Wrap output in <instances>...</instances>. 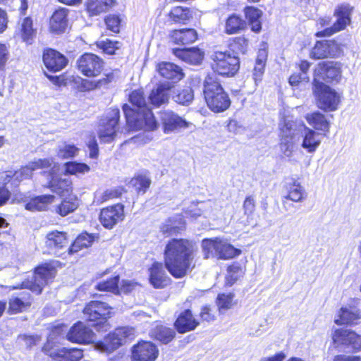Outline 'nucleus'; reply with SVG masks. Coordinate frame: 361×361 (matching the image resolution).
Listing matches in <instances>:
<instances>
[{
    "label": "nucleus",
    "mask_w": 361,
    "mask_h": 361,
    "mask_svg": "<svg viewBox=\"0 0 361 361\" xmlns=\"http://www.w3.org/2000/svg\"><path fill=\"white\" fill-rule=\"evenodd\" d=\"M245 14L251 30L259 32L262 29L260 20L262 15V11L252 6H247L245 8Z\"/></svg>",
    "instance_id": "obj_37"
},
{
    "label": "nucleus",
    "mask_w": 361,
    "mask_h": 361,
    "mask_svg": "<svg viewBox=\"0 0 361 361\" xmlns=\"http://www.w3.org/2000/svg\"><path fill=\"white\" fill-rule=\"evenodd\" d=\"M43 62L49 71L57 72L66 67L68 60L59 51L49 49L44 51Z\"/></svg>",
    "instance_id": "obj_21"
},
{
    "label": "nucleus",
    "mask_w": 361,
    "mask_h": 361,
    "mask_svg": "<svg viewBox=\"0 0 361 361\" xmlns=\"http://www.w3.org/2000/svg\"><path fill=\"white\" fill-rule=\"evenodd\" d=\"M264 66L261 64H255L252 71V78L256 85L262 80L264 72Z\"/></svg>",
    "instance_id": "obj_63"
},
{
    "label": "nucleus",
    "mask_w": 361,
    "mask_h": 361,
    "mask_svg": "<svg viewBox=\"0 0 361 361\" xmlns=\"http://www.w3.org/2000/svg\"><path fill=\"white\" fill-rule=\"evenodd\" d=\"M54 200L55 196L52 195H39L32 198L25 207L31 212L45 210Z\"/></svg>",
    "instance_id": "obj_34"
},
{
    "label": "nucleus",
    "mask_w": 361,
    "mask_h": 361,
    "mask_svg": "<svg viewBox=\"0 0 361 361\" xmlns=\"http://www.w3.org/2000/svg\"><path fill=\"white\" fill-rule=\"evenodd\" d=\"M111 310L112 308L105 302L91 301L84 308L83 313L86 319L90 321L104 320L103 326L108 329L109 324L106 322V319L111 317Z\"/></svg>",
    "instance_id": "obj_9"
},
{
    "label": "nucleus",
    "mask_w": 361,
    "mask_h": 361,
    "mask_svg": "<svg viewBox=\"0 0 361 361\" xmlns=\"http://www.w3.org/2000/svg\"><path fill=\"white\" fill-rule=\"evenodd\" d=\"M199 322L193 317L190 310L182 312L175 322V326L179 333L183 334L194 330Z\"/></svg>",
    "instance_id": "obj_29"
},
{
    "label": "nucleus",
    "mask_w": 361,
    "mask_h": 361,
    "mask_svg": "<svg viewBox=\"0 0 361 361\" xmlns=\"http://www.w3.org/2000/svg\"><path fill=\"white\" fill-rule=\"evenodd\" d=\"M123 344L122 339L116 336L114 331L106 336L103 341L97 343L95 348L102 353H110Z\"/></svg>",
    "instance_id": "obj_32"
},
{
    "label": "nucleus",
    "mask_w": 361,
    "mask_h": 361,
    "mask_svg": "<svg viewBox=\"0 0 361 361\" xmlns=\"http://www.w3.org/2000/svg\"><path fill=\"white\" fill-rule=\"evenodd\" d=\"M157 70L162 77L174 82L180 80L184 76L182 68L172 63H160L158 64Z\"/></svg>",
    "instance_id": "obj_25"
},
{
    "label": "nucleus",
    "mask_w": 361,
    "mask_h": 361,
    "mask_svg": "<svg viewBox=\"0 0 361 361\" xmlns=\"http://www.w3.org/2000/svg\"><path fill=\"white\" fill-rule=\"evenodd\" d=\"M83 357L82 350L78 348H63L55 355L57 361H79Z\"/></svg>",
    "instance_id": "obj_42"
},
{
    "label": "nucleus",
    "mask_w": 361,
    "mask_h": 361,
    "mask_svg": "<svg viewBox=\"0 0 361 361\" xmlns=\"http://www.w3.org/2000/svg\"><path fill=\"white\" fill-rule=\"evenodd\" d=\"M322 142L321 134L312 129L305 127L302 134V147L308 153L316 152Z\"/></svg>",
    "instance_id": "obj_24"
},
{
    "label": "nucleus",
    "mask_w": 361,
    "mask_h": 361,
    "mask_svg": "<svg viewBox=\"0 0 361 361\" xmlns=\"http://www.w3.org/2000/svg\"><path fill=\"white\" fill-rule=\"evenodd\" d=\"M116 336H119L125 344L128 341L134 338L135 336V329L129 326L119 327L115 329Z\"/></svg>",
    "instance_id": "obj_58"
},
{
    "label": "nucleus",
    "mask_w": 361,
    "mask_h": 361,
    "mask_svg": "<svg viewBox=\"0 0 361 361\" xmlns=\"http://www.w3.org/2000/svg\"><path fill=\"white\" fill-rule=\"evenodd\" d=\"M171 88V86L169 82L158 85L152 90L149 96L151 104L155 106H160L168 102Z\"/></svg>",
    "instance_id": "obj_26"
},
{
    "label": "nucleus",
    "mask_w": 361,
    "mask_h": 361,
    "mask_svg": "<svg viewBox=\"0 0 361 361\" xmlns=\"http://www.w3.org/2000/svg\"><path fill=\"white\" fill-rule=\"evenodd\" d=\"M245 270L243 267L237 262H234L227 268V274L226 276V283L227 286H231L244 274Z\"/></svg>",
    "instance_id": "obj_43"
},
{
    "label": "nucleus",
    "mask_w": 361,
    "mask_h": 361,
    "mask_svg": "<svg viewBox=\"0 0 361 361\" xmlns=\"http://www.w3.org/2000/svg\"><path fill=\"white\" fill-rule=\"evenodd\" d=\"M149 283L155 288H163L167 286L170 279L161 262H154L149 269Z\"/></svg>",
    "instance_id": "obj_22"
},
{
    "label": "nucleus",
    "mask_w": 361,
    "mask_h": 361,
    "mask_svg": "<svg viewBox=\"0 0 361 361\" xmlns=\"http://www.w3.org/2000/svg\"><path fill=\"white\" fill-rule=\"evenodd\" d=\"M174 335L173 329L161 325L157 326L152 331V336L164 343H169Z\"/></svg>",
    "instance_id": "obj_46"
},
{
    "label": "nucleus",
    "mask_w": 361,
    "mask_h": 361,
    "mask_svg": "<svg viewBox=\"0 0 361 361\" xmlns=\"http://www.w3.org/2000/svg\"><path fill=\"white\" fill-rule=\"evenodd\" d=\"M106 27L114 32H118L120 30L121 20L118 16L110 15L105 19Z\"/></svg>",
    "instance_id": "obj_60"
},
{
    "label": "nucleus",
    "mask_w": 361,
    "mask_h": 361,
    "mask_svg": "<svg viewBox=\"0 0 361 361\" xmlns=\"http://www.w3.org/2000/svg\"><path fill=\"white\" fill-rule=\"evenodd\" d=\"M79 71L87 77H96L102 71V60L93 54H85L78 60Z\"/></svg>",
    "instance_id": "obj_14"
},
{
    "label": "nucleus",
    "mask_w": 361,
    "mask_h": 361,
    "mask_svg": "<svg viewBox=\"0 0 361 361\" xmlns=\"http://www.w3.org/2000/svg\"><path fill=\"white\" fill-rule=\"evenodd\" d=\"M87 147L90 150V157L92 159L97 158L99 149L97 141L94 136L90 137V140L87 142Z\"/></svg>",
    "instance_id": "obj_64"
},
{
    "label": "nucleus",
    "mask_w": 361,
    "mask_h": 361,
    "mask_svg": "<svg viewBox=\"0 0 361 361\" xmlns=\"http://www.w3.org/2000/svg\"><path fill=\"white\" fill-rule=\"evenodd\" d=\"M45 244L50 251L56 255L59 250L68 245L66 233L58 231L48 233L46 235Z\"/></svg>",
    "instance_id": "obj_27"
},
{
    "label": "nucleus",
    "mask_w": 361,
    "mask_h": 361,
    "mask_svg": "<svg viewBox=\"0 0 361 361\" xmlns=\"http://www.w3.org/2000/svg\"><path fill=\"white\" fill-rule=\"evenodd\" d=\"M196 252L197 247L192 242L183 238L171 239L164 251L165 267L173 277L183 278L195 267Z\"/></svg>",
    "instance_id": "obj_1"
},
{
    "label": "nucleus",
    "mask_w": 361,
    "mask_h": 361,
    "mask_svg": "<svg viewBox=\"0 0 361 361\" xmlns=\"http://www.w3.org/2000/svg\"><path fill=\"white\" fill-rule=\"evenodd\" d=\"M234 294H219L216 299V304L220 312H224L229 310L234 305L233 303Z\"/></svg>",
    "instance_id": "obj_54"
},
{
    "label": "nucleus",
    "mask_w": 361,
    "mask_h": 361,
    "mask_svg": "<svg viewBox=\"0 0 361 361\" xmlns=\"http://www.w3.org/2000/svg\"><path fill=\"white\" fill-rule=\"evenodd\" d=\"M119 276H115L106 281H102L96 285V288L101 291H109L115 294L119 293Z\"/></svg>",
    "instance_id": "obj_51"
},
{
    "label": "nucleus",
    "mask_w": 361,
    "mask_h": 361,
    "mask_svg": "<svg viewBox=\"0 0 361 361\" xmlns=\"http://www.w3.org/2000/svg\"><path fill=\"white\" fill-rule=\"evenodd\" d=\"M241 253V250L235 248L227 240L221 238L218 251L219 259H230Z\"/></svg>",
    "instance_id": "obj_39"
},
{
    "label": "nucleus",
    "mask_w": 361,
    "mask_h": 361,
    "mask_svg": "<svg viewBox=\"0 0 361 361\" xmlns=\"http://www.w3.org/2000/svg\"><path fill=\"white\" fill-rule=\"evenodd\" d=\"M56 272V269L48 264L41 265L36 269L33 281L23 283V287L39 294L43 287L55 277Z\"/></svg>",
    "instance_id": "obj_6"
},
{
    "label": "nucleus",
    "mask_w": 361,
    "mask_h": 361,
    "mask_svg": "<svg viewBox=\"0 0 361 361\" xmlns=\"http://www.w3.org/2000/svg\"><path fill=\"white\" fill-rule=\"evenodd\" d=\"M98 47L108 54H113L115 51L119 48L118 42H112L106 39L105 41H99L97 44Z\"/></svg>",
    "instance_id": "obj_59"
},
{
    "label": "nucleus",
    "mask_w": 361,
    "mask_h": 361,
    "mask_svg": "<svg viewBox=\"0 0 361 361\" xmlns=\"http://www.w3.org/2000/svg\"><path fill=\"white\" fill-rule=\"evenodd\" d=\"M36 35V30L33 28L32 20L29 18H25L20 25V35L23 40L27 43H31Z\"/></svg>",
    "instance_id": "obj_45"
},
{
    "label": "nucleus",
    "mask_w": 361,
    "mask_h": 361,
    "mask_svg": "<svg viewBox=\"0 0 361 361\" xmlns=\"http://www.w3.org/2000/svg\"><path fill=\"white\" fill-rule=\"evenodd\" d=\"M119 118V109H111L106 113V116L100 121L98 135L104 142H111L116 133L117 125Z\"/></svg>",
    "instance_id": "obj_8"
},
{
    "label": "nucleus",
    "mask_w": 361,
    "mask_h": 361,
    "mask_svg": "<svg viewBox=\"0 0 361 361\" xmlns=\"http://www.w3.org/2000/svg\"><path fill=\"white\" fill-rule=\"evenodd\" d=\"M66 17L67 11L65 8L56 10L50 19V31L57 35L64 32L67 27Z\"/></svg>",
    "instance_id": "obj_28"
},
{
    "label": "nucleus",
    "mask_w": 361,
    "mask_h": 361,
    "mask_svg": "<svg viewBox=\"0 0 361 361\" xmlns=\"http://www.w3.org/2000/svg\"><path fill=\"white\" fill-rule=\"evenodd\" d=\"M172 41L177 44H189L197 39V32L195 29L174 30L171 32Z\"/></svg>",
    "instance_id": "obj_30"
},
{
    "label": "nucleus",
    "mask_w": 361,
    "mask_h": 361,
    "mask_svg": "<svg viewBox=\"0 0 361 361\" xmlns=\"http://www.w3.org/2000/svg\"><path fill=\"white\" fill-rule=\"evenodd\" d=\"M124 218V206L121 204H116L104 208L99 214V221L107 229L113 228L117 224L121 222Z\"/></svg>",
    "instance_id": "obj_13"
},
{
    "label": "nucleus",
    "mask_w": 361,
    "mask_h": 361,
    "mask_svg": "<svg viewBox=\"0 0 361 361\" xmlns=\"http://www.w3.org/2000/svg\"><path fill=\"white\" fill-rule=\"evenodd\" d=\"M317 106L326 112L336 111L341 100V94L316 78L313 82Z\"/></svg>",
    "instance_id": "obj_4"
},
{
    "label": "nucleus",
    "mask_w": 361,
    "mask_h": 361,
    "mask_svg": "<svg viewBox=\"0 0 361 361\" xmlns=\"http://www.w3.org/2000/svg\"><path fill=\"white\" fill-rule=\"evenodd\" d=\"M212 68L219 75L232 76L239 68V60L229 52L215 51L212 56Z\"/></svg>",
    "instance_id": "obj_5"
},
{
    "label": "nucleus",
    "mask_w": 361,
    "mask_h": 361,
    "mask_svg": "<svg viewBox=\"0 0 361 361\" xmlns=\"http://www.w3.org/2000/svg\"><path fill=\"white\" fill-rule=\"evenodd\" d=\"M353 332L348 329H337L332 336V339L337 345H348Z\"/></svg>",
    "instance_id": "obj_55"
},
{
    "label": "nucleus",
    "mask_w": 361,
    "mask_h": 361,
    "mask_svg": "<svg viewBox=\"0 0 361 361\" xmlns=\"http://www.w3.org/2000/svg\"><path fill=\"white\" fill-rule=\"evenodd\" d=\"M194 99L193 91L191 87H185L183 89L177 90L173 95V99L181 105H189Z\"/></svg>",
    "instance_id": "obj_47"
},
{
    "label": "nucleus",
    "mask_w": 361,
    "mask_h": 361,
    "mask_svg": "<svg viewBox=\"0 0 361 361\" xmlns=\"http://www.w3.org/2000/svg\"><path fill=\"white\" fill-rule=\"evenodd\" d=\"M340 53L339 45L333 40L318 41L310 52V57L321 59L329 56H336Z\"/></svg>",
    "instance_id": "obj_20"
},
{
    "label": "nucleus",
    "mask_w": 361,
    "mask_h": 361,
    "mask_svg": "<svg viewBox=\"0 0 361 361\" xmlns=\"http://www.w3.org/2000/svg\"><path fill=\"white\" fill-rule=\"evenodd\" d=\"M78 207V200L76 196L69 195L65 198L56 207V212L61 216H65L74 212Z\"/></svg>",
    "instance_id": "obj_41"
},
{
    "label": "nucleus",
    "mask_w": 361,
    "mask_h": 361,
    "mask_svg": "<svg viewBox=\"0 0 361 361\" xmlns=\"http://www.w3.org/2000/svg\"><path fill=\"white\" fill-rule=\"evenodd\" d=\"M59 170V166L54 164L49 173V178L47 187L53 192L60 196L73 195L72 181L70 178H59L56 176V172Z\"/></svg>",
    "instance_id": "obj_10"
},
{
    "label": "nucleus",
    "mask_w": 361,
    "mask_h": 361,
    "mask_svg": "<svg viewBox=\"0 0 361 361\" xmlns=\"http://www.w3.org/2000/svg\"><path fill=\"white\" fill-rule=\"evenodd\" d=\"M66 174L76 175L77 173H85L90 171V166L86 164L75 161L67 162L64 164Z\"/></svg>",
    "instance_id": "obj_53"
},
{
    "label": "nucleus",
    "mask_w": 361,
    "mask_h": 361,
    "mask_svg": "<svg viewBox=\"0 0 361 361\" xmlns=\"http://www.w3.org/2000/svg\"><path fill=\"white\" fill-rule=\"evenodd\" d=\"M130 183L137 192L145 193L151 185V179L149 174L140 173L131 179Z\"/></svg>",
    "instance_id": "obj_49"
},
{
    "label": "nucleus",
    "mask_w": 361,
    "mask_h": 361,
    "mask_svg": "<svg viewBox=\"0 0 361 361\" xmlns=\"http://www.w3.org/2000/svg\"><path fill=\"white\" fill-rule=\"evenodd\" d=\"M317 78L319 81L338 82L341 78V64L336 62H321L314 70V80Z\"/></svg>",
    "instance_id": "obj_12"
},
{
    "label": "nucleus",
    "mask_w": 361,
    "mask_h": 361,
    "mask_svg": "<svg viewBox=\"0 0 361 361\" xmlns=\"http://www.w3.org/2000/svg\"><path fill=\"white\" fill-rule=\"evenodd\" d=\"M286 192L283 194V197L293 202H302L305 198V191L300 183L293 180L288 183L286 185Z\"/></svg>",
    "instance_id": "obj_33"
},
{
    "label": "nucleus",
    "mask_w": 361,
    "mask_h": 361,
    "mask_svg": "<svg viewBox=\"0 0 361 361\" xmlns=\"http://www.w3.org/2000/svg\"><path fill=\"white\" fill-rule=\"evenodd\" d=\"M10 53L8 47L0 42V71H4L9 59Z\"/></svg>",
    "instance_id": "obj_61"
},
{
    "label": "nucleus",
    "mask_w": 361,
    "mask_h": 361,
    "mask_svg": "<svg viewBox=\"0 0 361 361\" xmlns=\"http://www.w3.org/2000/svg\"><path fill=\"white\" fill-rule=\"evenodd\" d=\"M244 214L247 216L245 225H250L252 220V214L255 209V201L251 196L247 197L243 202Z\"/></svg>",
    "instance_id": "obj_57"
},
{
    "label": "nucleus",
    "mask_w": 361,
    "mask_h": 361,
    "mask_svg": "<svg viewBox=\"0 0 361 361\" xmlns=\"http://www.w3.org/2000/svg\"><path fill=\"white\" fill-rule=\"evenodd\" d=\"M121 195V190L120 188H111L103 191H97L94 194V202L97 204H100L104 202L118 197Z\"/></svg>",
    "instance_id": "obj_48"
},
{
    "label": "nucleus",
    "mask_w": 361,
    "mask_h": 361,
    "mask_svg": "<svg viewBox=\"0 0 361 361\" xmlns=\"http://www.w3.org/2000/svg\"><path fill=\"white\" fill-rule=\"evenodd\" d=\"M158 355L159 350L154 343L142 341L133 347L131 361H155Z\"/></svg>",
    "instance_id": "obj_17"
},
{
    "label": "nucleus",
    "mask_w": 361,
    "mask_h": 361,
    "mask_svg": "<svg viewBox=\"0 0 361 361\" xmlns=\"http://www.w3.org/2000/svg\"><path fill=\"white\" fill-rule=\"evenodd\" d=\"M173 54L182 61L190 64H199L204 58V52L197 47L173 49Z\"/></svg>",
    "instance_id": "obj_23"
},
{
    "label": "nucleus",
    "mask_w": 361,
    "mask_h": 361,
    "mask_svg": "<svg viewBox=\"0 0 361 361\" xmlns=\"http://www.w3.org/2000/svg\"><path fill=\"white\" fill-rule=\"evenodd\" d=\"M220 238L204 239L201 247L204 259L217 258Z\"/></svg>",
    "instance_id": "obj_38"
},
{
    "label": "nucleus",
    "mask_w": 361,
    "mask_h": 361,
    "mask_svg": "<svg viewBox=\"0 0 361 361\" xmlns=\"http://www.w3.org/2000/svg\"><path fill=\"white\" fill-rule=\"evenodd\" d=\"M306 121L310 126L315 130L324 133L329 130V123L325 116L319 111L307 114L305 116Z\"/></svg>",
    "instance_id": "obj_36"
},
{
    "label": "nucleus",
    "mask_w": 361,
    "mask_h": 361,
    "mask_svg": "<svg viewBox=\"0 0 361 361\" xmlns=\"http://www.w3.org/2000/svg\"><path fill=\"white\" fill-rule=\"evenodd\" d=\"M53 164L51 159H39L30 162L27 165L22 167L20 170L13 173L12 171L5 172L2 174L4 183L6 184L11 178L20 181L24 179L30 178L32 176V171L39 169H46L50 167Z\"/></svg>",
    "instance_id": "obj_7"
},
{
    "label": "nucleus",
    "mask_w": 361,
    "mask_h": 361,
    "mask_svg": "<svg viewBox=\"0 0 361 361\" xmlns=\"http://www.w3.org/2000/svg\"><path fill=\"white\" fill-rule=\"evenodd\" d=\"M185 216L196 219L202 214V210L195 203L191 204L185 210Z\"/></svg>",
    "instance_id": "obj_62"
},
{
    "label": "nucleus",
    "mask_w": 361,
    "mask_h": 361,
    "mask_svg": "<svg viewBox=\"0 0 361 361\" xmlns=\"http://www.w3.org/2000/svg\"><path fill=\"white\" fill-rule=\"evenodd\" d=\"M357 301L351 300L338 312L335 323L338 325L356 324L361 319V312L357 307Z\"/></svg>",
    "instance_id": "obj_15"
},
{
    "label": "nucleus",
    "mask_w": 361,
    "mask_h": 361,
    "mask_svg": "<svg viewBox=\"0 0 361 361\" xmlns=\"http://www.w3.org/2000/svg\"><path fill=\"white\" fill-rule=\"evenodd\" d=\"M115 4V0H87V11L90 16H97L108 11Z\"/></svg>",
    "instance_id": "obj_35"
},
{
    "label": "nucleus",
    "mask_w": 361,
    "mask_h": 361,
    "mask_svg": "<svg viewBox=\"0 0 361 361\" xmlns=\"http://www.w3.org/2000/svg\"><path fill=\"white\" fill-rule=\"evenodd\" d=\"M352 7L349 5H341L335 11V16L337 19L333 26L327 27L317 33V37L331 36L334 33L343 30L350 23V15Z\"/></svg>",
    "instance_id": "obj_11"
},
{
    "label": "nucleus",
    "mask_w": 361,
    "mask_h": 361,
    "mask_svg": "<svg viewBox=\"0 0 361 361\" xmlns=\"http://www.w3.org/2000/svg\"><path fill=\"white\" fill-rule=\"evenodd\" d=\"M93 237L85 233L80 235L68 249L70 253L77 252L79 250L91 246Z\"/></svg>",
    "instance_id": "obj_50"
},
{
    "label": "nucleus",
    "mask_w": 361,
    "mask_h": 361,
    "mask_svg": "<svg viewBox=\"0 0 361 361\" xmlns=\"http://www.w3.org/2000/svg\"><path fill=\"white\" fill-rule=\"evenodd\" d=\"M204 95L207 106L214 112L224 111L230 106L228 95L212 76L208 75L204 80Z\"/></svg>",
    "instance_id": "obj_3"
},
{
    "label": "nucleus",
    "mask_w": 361,
    "mask_h": 361,
    "mask_svg": "<svg viewBox=\"0 0 361 361\" xmlns=\"http://www.w3.org/2000/svg\"><path fill=\"white\" fill-rule=\"evenodd\" d=\"M66 336L68 341L78 343H92L94 339L92 330L81 322L75 324L70 329Z\"/></svg>",
    "instance_id": "obj_18"
},
{
    "label": "nucleus",
    "mask_w": 361,
    "mask_h": 361,
    "mask_svg": "<svg viewBox=\"0 0 361 361\" xmlns=\"http://www.w3.org/2000/svg\"><path fill=\"white\" fill-rule=\"evenodd\" d=\"M123 344L122 339L116 336L114 331L106 336L103 341L97 343L95 348L102 353H110Z\"/></svg>",
    "instance_id": "obj_31"
},
{
    "label": "nucleus",
    "mask_w": 361,
    "mask_h": 361,
    "mask_svg": "<svg viewBox=\"0 0 361 361\" xmlns=\"http://www.w3.org/2000/svg\"><path fill=\"white\" fill-rule=\"evenodd\" d=\"M246 27V23L240 16L233 14L226 20L225 32L233 35L240 32Z\"/></svg>",
    "instance_id": "obj_40"
},
{
    "label": "nucleus",
    "mask_w": 361,
    "mask_h": 361,
    "mask_svg": "<svg viewBox=\"0 0 361 361\" xmlns=\"http://www.w3.org/2000/svg\"><path fill=\"white\" fill-rule=\"evenodd\" d=\"M169 16L173 22L185 24L192 18V13L188 8L176 6L171 9Z\"/></svg>",
    "instance_id": "obj_44"
},
{
    "label": "nucleus",
    "mask_w": 361,
    "mask_h": 361,
    "mask_svg": "<svg viewBox=\"0 0 361 361\" xmlns=\"http://www.w3.org/2000/svg\"><path fill=\"white\" fill-rule=\"evenodd\" d=\"M30 305V301L29 298H26L25 297L18 298V297H12L9 300V308L8 311L11 313H17L23 311L26 307Z\"/></svg>",
    "instance_id": "obj_52"
},
{
    "label": "nucleus",
    "mask_w": 361,
    "mask_h": 361,
    "mask_svg": "<svg viewBox=\"0 0 361 361\" xmlns=\"http://www.w3.org/2000/svg\"><path fill=\"white\" fill-rule=\"evenodd\" d=\"M293 124L290 122L285 123L281 128V139L280 150L286 157H291L295 151V130L293 128Z\"/></svg>",
    "instance_id": "obj_19"
},
{
    "label": "nucleus",
    "mask_w": 361,
    "mask_h": 361,
    "mask_svg": "<svg viewBox=\"0 0 361 361\" xmlns=\"http://www.w3.org/2000/svg\"><path fill=\"white\" fill-rule=\"evenodd\" d=\"M78 150L75 145L64 143L59 147L57 155L61 159H70L76 156Z\"/></svg>",
    "instance_id": "obj_56"
},
{
    "label": "nucleus",
    "mask_w": 361,
    "mask_h": 361,
    "mask_svg": "<svg viewBox=\"0 0 361 361\" xmlns=\"http://www.w3.org/2000/svg\"><path fill=\"white\" fill-rule=\"evenodd\" d=\"M129 100L133 107L125 104L123 106L127 124L132 130H153L157 128V122L147 106L144 92L142 89L133 91L129 95Z\"/></svg>",
    "instance_id": "obj_2"
},
{
    "label": "nucleus",
    "mask_w": 361,
    "mask_h": 361,
    "mask_svg": "<svg viewBox=\"0 0 361 361\" xmlns=\"http://www.w3.org/2000/svg\"><path fill=\"white\" fill-rule=\"evenodd\" d=\"M160 119L164 133H175L180 129L189 128L191 123L180 117L171 111H164L161 113Z\"/></svg>",
    "instance_id": "obj_16"
}]
</instances>
